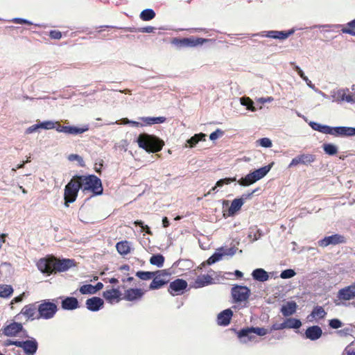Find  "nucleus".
I'll list each match as a JSON object with an SVG mask.
<instances>
[{
	"mask_svg": "<svg viewBox=\"0 0 355 355\" xmlns=\"http://www.w3.org/2000/svg\"><path fill=\"white\" fill-rule=\"evenodd\" d=\"M137 142L139 148L148 153H157L162 149L164 142L159 137L148 133L140 134Z\"/></svg>",
	"mask_w": 355,
	"mask_h": 355,
	"instance_id": "f257e3e1",
	"label": "nucleus"
},
{
	"mask_svg": "<svg viewBox=\"0 0 355 355\" xmlns=\"http://www.w3.org/2000/svg\"><path fill=\"white\" fill-rule=\"evenodd\" d=\"M77 178L80 182L83 191H89L96 196L103 193V189L101 180L95 175H78Z\"/></svg>",
	"mask_w": 355,
	"mask_h": 355,
	"instance_id": "f03ea898",
	"label": "nucleus"
},
{
	"mask_svg": "<svg viewBox=\"0 0 355 355\" xmlns=\"http://www.w3.org/2000/svg\"><path fill=\"white\" fill-rule=\"evenodd\" d=\"M78 175L73 176L67 183L64 188V205L68 207L69 203L73 202L78 196V191L81 188Z\"/></svg>",
	"mask_w": 355,
	"mask_h": 355,
	"instance_id": "7ed1b4c3",
	"label": "nucleus"
},
{
	"mask_svg": "<svg viewBox=\"0 0 355 355\" xmlns=\"http://www.w3.org/2000/svg\"><path fill=\"white\" fill-rule=\"evenodd\" d=\"M58 308L55 304L48 300H44L37 306L38 315L36 318L37 319H51L54 316Z\"/></svg>",
	"mask_w": 355,
	"mask_h": 355,
	"instance_id": "20e7f679",
	"label": "nucleus"
},
{
	"mask_svg": "<svg viewBox=\"0 0 355 355\" xmlns=\"http://www.w3.org/2000/svg\"><path fill=\"white\" fill-rule=\"evenodd\" d=\"M231 294L235 303L246 302L248 300L251 292L246 286L236 284L231 289Z\"/></svg>",
	"mask_w": 355,
	"mask_h": 355,
	"instance_id": "39448f33",
	"label": "nucleus"
},
{
	"mask_svg": "<svg viewBox=\"0 0 355 355\" xmlns=\"http://www.w3.org/2000/svg\"><path fill=\"white\" fill-rule=\"evenodd\" d=\"M316 159V156L313 154H300L295 157L291 162L288 165V168H292L296 166L297 165L301 164L303 165L308 166L311 163L314 162Z\"/></svg>",
	"mask_w": 355,
	"mask_h": 355,
	"instance_id": "423d86ee",
	"label": "nucleus"
},
{
	"mask_svg": "<svg viewBox=\"0 0 355 355\" xmlns=\"http://www.w3.org/2000/svg\"><path fill=\"white\" fill-rule=\"evenodd\" d=\"M346 243V239L344 236L335 234L331 236H325L324 239H320L318 241V245L320 247H327L329 245H338L340 243Z\"/></svg>",
	"mask_w": 355,
	"mask_h": 355,
	"instance_id": "0eeeda50",
	"label": "nucleus"
},
{
	"mask_svg": "<svg viewBox=\"0 0 355 355\" xmlns=\"http://www.w3.org/2000/svg\"><path fill=\"white\" fill-rule=\"evenodd\" d=\"M53 270L56 272H65L76 266V261L71 259H62L53 260Z\"/></svg>",
	"mask_w": 355,
	"mask_h": 355,
	"instance_id": "6e6552de",
	"label": "nucleus"
},
{
	"mask_svg": "<svg viewBox=\"0 0 355 355\" xmlns=\"http://www.w3.org/2000/svg\"><path fill=\"white\" fill-rule=\"evenodd\" d=\"M340 300L349 301L355 298V281L349 286L340 289L337 293Z\"/></svg>",
	"mask_w": 355,
	"mask_h": 355,
	"instance_id": "1a4fd4ad",
	"label": "nucleus"
},
{
	"mask_svg": "<svg viewBox=\"0 0 355 355\" xmlns=\"http://www.w3.org/2000/svg\"><path fill=\"white\" fill-rule=\"evenodd\" d=\"M188 284L186 280L177 279L170 283L168 292L172 295H180L187 288Z\"/></svg>",
	"mask_w": 355,
	"mask_h": 355,
	"instance_id": "9d476101",
	"label": "nucleus"
},
{
	"mask_svg": "<svg viewBox=\"0 0 355 355\" xmlns=\"http://www.w3.org/2000/svg\"><path fill=\"white\" fill-rule=\"evenodd\" d=\"M38 270L43 274L50 275L54 272L53 259L42 258L37 263Z\"/></svg>",
	"mask_w": 355,
	"mask_h": 355,
	"instance_id": "9b49d317",
	"label": "nucleus"
},
{
	"mask_svg": "<svg viewBox=\"0 0 355 355\" xmlns=\"http://www.w3.org/2000/svg\"><path fill=\"white\" fill-rule=\"evenodd\" d=\"M331 135L336 137L355 136V128L346 126L331 127Z\"/></svg>",
	"mask_w": 355,
	"mask_h": 355,
	"instance_id": "f8f14e48",
	"label": "nucleus"
},
{
	"mask_svg": "<svg viewBox=\"0 0 355 355\" xmlns=\"http://www.w3.org/2000/svg\"><path fill=\"white\" fill-rule=\"evenodd\" d=\"M23 329L21 323L13 322L1 329L0 332L7 336H15Z\"/></svg>",
	"mask_w": 355,
	"mask_h": 355,
	"instance_id": "ddd939ff",
	"label": "nucleus"
},
{
	"mask_svg": "<svg viewBox=\"0 0 355 355\" xmlns=\"http://www.w3.org/2000/svg\"><path fill=\"white\" fill-rule=\"evenodd\" d=\"M86 307L91 311H98L101 309L104 305V301L98 297H92L86 300Z\"/></svg>",
	"mask_w": 355,
	"mask_h": 355,
	"instance_id": "4468645a",
	"label": "nucleus"
},
{
	"mask_svg": "<svg viewBox=\"0 0 355 355\" xmlns=\"http://www.w3.org/2000/svg\"><path fill=\"white\" fill-rule=\"evenodd\" d=\"M157 274H159V276H169L170 275L166 270H157L156 272L140 270L136 272V276L142 280H149L153 279Z\"/></svg>",
	"mask_w": 355,
	"mask_h": 355,
	"instance_id": "2eb2a0df",
	"label": "nucleus"
},
{
	"mask_svg": "<svg viewBox=\"0 0 355 355\" xmlns=\"http://www.w3.org/2000/svg\"><path fill=\"white\" fill-rule=\"evenodd\" d=\"M322 334L321 327L317 325L309 327L305 331V338L311 340H316L319 339Z\"/></svg>",
	"mask_w": 355,
	"mask_h": 355,
	"instance_id": "dca6fc26",
	"label": "nucleus"
},
{
	"mask_svg": "<svg viewBox=\"0 0 355 355\" xmlns=\"http://www.w3.org/2000/svg\"><path fill=\"white\" fill-rule=\"evenodd\" d=\"M144 294L141 288H129L125 291L123 299L132 302L141 299Z\"/></svg>",
	"mask_w": 355,
	"mask_h": 355,
	"instance_id": "f3484780",
	"label": "nucleus"
},
{
	"mask_svg": "<svg viewBox=\"0 0 355 355\" xmlns=\"http://www.w3.org/2000/svg\"><path fill=\"white\" fill-rule=\"evenodd\" d=\"M240 341L246 343L248 341H253L256 339V336L253 335L250 327L243 328L236 332Z\"/></svg>",
	"mask_w": 355,
	"mask_h": 355,
	"instance_id": "a211bd4d",
	"label": "nucleus"
},
{
	"mask_svg": "<svg viewBox=\"0 0 355 355\" xmlns=\"http://www.w3.org/2000/svg\"><path fill=\"white\" fill-rule=\"evenodd\" d=\"M233 312L230 309H227L218 313L217 322L219 325L227 326L230 323Z\"/></svg>",
	"mask_w": 355,
	"mask_h": 355,
	"instance_id": "6ab92c4d",
	"label": "nucleus"
},
{
	"mask_svg": "<svg viewBox=\"0 0 355 355\" xmlns=\"http://www.w3.org/2000/svg\"><path fill=\"white\" fill-rule=\"evenodd\" d=\"M38 343L35 338L24 340L23 350L27 355H34L36 353Z\"/></svg>",
	"mask_w": 355,
	"mask_h": 355,
	"instance_id": "aec40b11",
	"label": "nucleus"
},
{
	"mask_svg": "<svg viewBox=\"0 0 355 355\" xmlns=\"http://www.w3.org/2000/svg\"><path fill=\"white\" fill-rule=\"evenodd\" d=\"M273 165V163H271L268 165L264 166L263 167H261L258 169H256L250 173L252 174L251 176H253L254 179L256 180V182L259 181V180L264 178L268 172L270 171L272 166Z\"/></svg>",
	"mask_w": 355,
	"mask_h": 355,
	"instance_id": "412c9836",
	"label": "nucleus"
},
{
	"mask_svg": "<svg viewBox=\"0 0 355 355\" xmlns=\"http://www.w3.org/2000/svg\"><path fill=\"white\" fill-rule=\"evenodd\" d=\"M62 308L64 310H74L79 306L78 300L74 297H67L62 300Z\"/></svg>",
	"mask_w": 355,
	"mask_h": 355,
	"instance_id": "4be33fe9",
	"label": "nucleus"
},
{
	"mask_svg": "<svg viewBox=\"0 0 355 355\" xmlns=\"http://www.w3.org/2000/svg\"><path fill=\"white\" fill-rule=\"evenodd\" d=\"M36 310H37V307L35 304H29L26 305L21 311V313L24 315L28 320H33L35 318V315L36 313Z\"/></svg>",
	"mask_w": 355,
	"mask_h": 355,
	"instance_id": "5701e85b",
	"label": "nucleus"
},
{
	"mask_svg": "<svg viewBox=\"0 0 355 355\" xmlns=\"http://www.w3.org/2000/svg\"><path fill=\"white\" fill-rule=\"evenodd\" d=\"M103 296L110 303H112L114 300H116V302H119L121 296V292L117 288H112L104 291Z\"/></svg>",
	"mask_w": 355,
	"mask_h": 355,
	"instance_id": "b1692460",
	"label": "nucleus"
},
{
	"mask_svg": "<svg viewBox=\"0 0 355 355\" xmlns=\"http://www.w3.org/2000/svg\"><path fill=\"white\" fill-rule=\"evenodd\" d=\"M164 276H159V274H157L154 277L149 286V289L155 290L159 289L168 282V279L161 278Z\"/></svg>",
	"mask_w": 355,
	"mask_h": 355,
	"instance_id": "393cba45",
	"label": "nucleus"
},
{
	"mask_svg": "<svg viewBox=\"0 0 355 355\" xmlns=\"http://www.w3.org/2000/svg\"><path fill=\"white\" fill-rule=\"evenodd\" d=\"M213 278L209 275L198 276L194 282L195 288H202L212 284Z\"/></svg>",
	"mask_w": 355,
	"mask_h": 355,
	"instance_id": "a878e982",
	"label": "nucleus"
},
{
	"mask_svg": "<svg viewBox=\"0 0 355 355\" xmlns=\"http://www.w3.org/2000/svg\"><path fill=\"white\" fill-rule=\"evenodd\" d=\"M297 307V306L295 302L290 301L282 306L281 312L285 317L290 316L296 312Z\"/></svg>",
	"mask_w": 355,
	"mask_h": 355,
	"instance_id": "bb28decb",
	"label": "nucleus"
},
{
	"mask_svg": "<svg viewBox=\"0 0 355 355\" xmlns=\"http://www.w3.org/2000/svg\"><path fill=\"white\" fill-rule=\"evenodd\" d=\"M252 277L254 280L261 282H266L269 279L268 272L263 268L254 269L252 272Z\"/></svg>",
	"mask_w": 355,
	"mask_h": 355,
	"instance_id": "cd10ccee",
	"label": "nucleus"
},
{
	"mask_svg": "<svg viewBox=\"0 0 355 355\" xmlns=\"http://www.w3.org/2000/svg\"><path fill=\"white\" fill-rule=\"evenodd\" d=\"M244 204L243 199L235 198L232 201L231 205L228 209L227 216H233L238 211H239Z\"/></svg>",
	"mask_w": 355,
	"mask_h": 355,
	"instance_id": "c85d7f7f",
	"label": "nucleus"
},
{
	"mask_svg": "<svg viewBox=\"0 0 355 355\" xmlns=\"http://www.w3.org/2000/svg\"><path fill=\"white\" fill-rule=\"evenodd\" d=\"M309 125L311 127V128L314 130H317L320 132L324 133V134H329L331 135V127L327 125H322L317 122L311 121L309 123Z\"/></svg>",
	"mask_w": 355,
	"mask_h": 355,
	"instance_id": "c756f323",
	"label": "nucleus"
},
{
	"mask_svg": "<svg viewBox=\"0 0 355 355\" xmlns=\"http://www.w3.org/2000/svg\"><path fill=\"white\" fill-rule=\"evenodd\" d=\"M117 252L121 255H126L130 252V243L128 241H119L116 245Z\"/></svg>",
	"mask_w": 355,
	"mask_h": 355,
	"instance_id": "7c9ffc66",
	"label": "nucleus"
},
{
	"mask_svg": "<svg viewBox=\"0 0 355 355\" xmlns=\"http://www.w3.org/2000/svg\"><path fill=\"white\" fill-rule=\"evenodd\" d=\"M89 130V125H85L82 128L76 126H67L66 134L77 135L87 132Z\"/></svg>",
	"mask_w": 355,
	"mask_h": 355,
	"instance_id": "2f4dec72",
	"label": "nucleus"
},
{
	"mask_svg": "<svg viewBox=\"0 0 355 355\" xmlns=\"http://www.w3.org/2000/svg\"><path fill=\"white\" fill-rule=\"evenodd\" d=\"M285 329H299L302 326V322L299 319L289 318L284 320Z\"/></svg>",
	"mask_w": 355,
	"mask_h": 355,
	"instance_id": "473e14b6",
	"label": "nucleus"
},
{
	"mask_svg": "<svg viewBox=\"0 0 355 355\" xmlns=\"http://www.w3.org/2000/svg\"><path fill=\"white\" fill-rule=\"evenodd\" d=\"M141 120L144 122L146 125L159 124L165 122L166 118L164 116L158 117H141Z\"/></svg>",
	"mask_w": 355,
	"mask_h": 355,
	"instance_id": "72a5a7b5",
	"label": "nucleus"
},
{
	"mask_svg": "<svg viewBox=\"0 0 355 355\" xmlns=\"http://www.w3.org/2000/svg\"><path fill=\"white\" fill-rule=\"evenodd\" d=\"M263 236V232L257 227H251L249 229L248 236L252 239V241H257Z\"/></svg>",
	"mask_w": 355,
	"mask_h": 355,
	"instance_id": "f704fd0d",
	"label": "nucleus"
},
{
	"mask_svg": "<svg viewBox=\"0 0 355 355\" xmlns=\"http://www.w3.org/2000/svg\"><path fill=\"white\" fill-rule=\"evenodd\" d=\"M164 257L162 254H156L150 257V263L158 268H162L164 263Z\"/></svg>",
	"mask_w": 355,
	"mask_h": 355,
	"instance_id": "c9c22d12",
	"label": "nucleus"
},
{
	"mask_svg": "<svg viewBox=\"0 0 355 355\" xmlns=\"http://www.w3.org/2000/svg\"><path fill=\"white\" fill-rule=\"evenodd\" d=\"M155 15L156 14L153 9L146 8L141 12L139 17L143 21H150L155 18Z\"/></svg>",
	"mask_w": 355,
	"mask_h": 355,
	"instance_id": "e433bc0d",
	"label": "nucleus"
},
{
	"mask_svg": "<svg viewBox=\"0 0 355 355\" xmlns=\"http://www.w3.org/2000/svg\"><path fill=\"white\" fill-rule=\"evenodd\" d=\"M252 174L249 173L245 177L241 178L239 180H238V183L243 187H248L256 182V180L254 179L253 176H251Z\"/></svg>",
	"mask_w": 355,
	"mask_h": 355,
	"instance_id": "4c0bfd02",
	"label": "nucleus"
},
{
	"mask_svg": "<svg viewBox=\"0 0 355 355\" xmlns=\"http://www.w3.org/2000/svg\"><path fill=\"white\" fill-rule=\"evenodd\" d=\"M252 174L249 173L245 177L241 178L239 180H238V183L243 187H248L256 182V180L254 179L253 176H251Z\"/></svg>",
	"mask_w": 355,
	"mask_h": 355,
	"instance_id": "58836bf2",
	"label": "nucleus"
},
{
	"mask_svg": "<svg viewBox=\"0 0 355 355\" xmlns=\"http://www.w3.org/2000/svg\"><path fill=\"white\" fill-rule=\"evenodd\" d=\"M326 315H327V313L322 306H316L313 308L310 315L312 318L318 317V318L322 319V318H324Z\"/></svg>",
	"mask_w": 355,
	"mask_h": 355,
	"instance_id": "ea45409f",
	"label": "nucleus"
},
{
	"mask_svg": "<svg viewBox=\"0 0 355 355\" xmlns=\"http://www.w3.org/2000/svg\"><path fill=\"white\" fill-rule=\"evenodd\" d=\"M322 148L324 153L328 155H335L338 153V147L333 144H324L322 145Z\"/></svg>",
	"mask_w": 355,
	"mask_h": 355,
	"instance_id": "a19ab883",
	"label": "nucleus"
},
{
	"mask_svg": "<svg viewBox=\"0 0 355 355\" xmlns=\"http://www.w3.org/2000/svg\"><path fill=\"white\" fill-rule=\"evenodd\" d=\"M13 293V288L10 285H0V297H8Z\"/></svg>",
	"mask_w": 355,
	"mask_h": 355,
	"instance_id": "79ce46f5",
	"label": "nucleus"
},
{
	"mask_svg": "<svg viewBox=\"0 0 355 355\" xmlns=\"http://www.w3.org/2000/svg\"><path fill=\"white\" fill-rule=\"evenodd\" d=\"M206 135L204 133L196 134L187 140L190 147H193L199 141L205 140Z\"/></svg>",
	"mask_w": 355,
	"mask_h": 355,
	"instance_id": "37998d69",
	"label": "nucleus"
},
{
	"mask_svg": "<svg viewBox=\"0 0 355 355\" xmlns=\"http://www.w3.org/2000/svg\"><path fill=\"white\" fill-rule=\"evenodd\" d=\"M241 104L252 112L255 111L254 102L249 97H241L240 98Z\"/></svg>",
	"mask_w": 355,
	"mask_h": 355,
	"instance_id": "c03bdc74",
	"label": "nucleus"
},
{
	"mask_svg": "<svg viewBox=\"0 0 355 355\" xmlns=\"http://www.w3.org/2000/svg\"><path fill=\"white\" fill-rule=\"evenodd\" d=\"M347 92H348V89H338L336 92H334V94L332 95L333 98H334V101H344L345 97L347 95Z\"/></svg>",
	"mask_w": 355,
	"mask_h": 355,
	"instance_id": "a18cd8bd",
	"label": "nucleus"
},
{
	"mask_svg": "<svg viewBox=\"0 0 355 355\" xmlns=\"http://www.w3.org/2000/svg\"><path fill=\"white\" fill-rule=\"evenodd\" d=\"M186 39L187 40V47H189V46L193 47V46H196L198 44H202L205 42L207 41V40L202 39V38L194 39L193 37H186Z\"/></svg>",
	"mask_w": 355,
	"mask_h": 355,
	"instance_id": "49530a36",
	"label": "nucleus"
},
{
	"mask_svg": "<svg viewBox=\"0 0 355 355\" xmlns=\"http://www.w3.org/2000/svg\"><path fill=\"white\" fill-rule=\"evenodd\" d=\"M223 253H220L218 252H214L207 260V265H211L215 263L216 262L220 261L223 256Z\"/></svg>",
	"mask_w": 355,
	"mask_h": 355,
	"instance_id": "de8ad7c7",
	"label": "nucleus"
},
{
	"mask_svg": "<svg viewBox=\"0 0 355 355\" xmlns=\"http://www.w3.org/2000/svg\"><path fill=\"white\" fill-rule=\"evenodd\" d=\"M237 181L236 177L234 178H225L218 180L216 183L217 187H222L225 184H229L232 182Z\"/></svg>",
	"mask_w": 355,
	"mask_h": 355,
	"instance_id": "09e8293b",
	"label": "nucleus"
},
{
	"mask_svg": "<svg viewBox=\"0 0 355 355\" xmlns=\"http://www.w3.org/2000/svg\"><path fill=\"white\" fill-rule=\"evenodd\" d=\"M56 123L53 121H44L39 123L40 128L44 130H52L55 127Z\"/></svg>",
	"mask_w": 355,
	"mask_h": 355,
	"instance_id": "8fccbe9b",
	"label": "nucleus"
},
{
	"mask_svg": "<svg viewBox=\"0 0 355 355\" xmlns=\"http://www.w3.org/2000/svg\"><path fill=\"white\" fill-rule=\"evenodd\" d=\"M295 33V30L293 28L290 29L287 31H277V39L280 40H284L288 38L289 36L292 35Z\"/></svg>",
	"mask_w": 355,
	"mask_h": 355,
	"instance_id": "3c124183",
	"label": "nucleus"
},
{
	"mask_svg": "<svg viewBox=\"0 0 355 355\" xmlns=\"http://www.w3.org/2000/svg\"><path fill=\"white\" fill-rule=\"evenodd\" d=\"M250 329H252L253 335H254V336L256 334L257 336H265L267 334L270 333L269 330H268L267 329L263 328V327H251Z\"/></svg>",
	"mask_w": 355,
	"mask_h": 355,
	"instance_id": "603ef678",
	"label": "nucleus"
},
{
	"mask_svg": "<svg viewBox=\"0 0 355 355\" xmlns=\"http://www.w3.org/2000/svg\"><path fill=\"white\" fill-rule=\"evenodd\" d=\"M342 355H355V340L345 347Z\"/></svg>",
	"mask_w": 355,
	"mask_h": 355,
	"instance_id": "864d4df0",
	"label": "nucleus"
},
{
	"mask_svg": "<svg viewBox=\"0 0 355 355\" xmlns=\"http://www.w3.org/2000/svg\"><path fill=\"white\" fill-rule=\"evenodd\" d=\"M80 292L83 294H94L95 291H94L93 285L92 284H85L80 288Z\"/></svg>",
	"mask_w": 355,
	"mask_h": 355,
	"instance_id": "5fc2aeb1",
	"label": "nucleus"
},
{
	"mask_svg": "<svg viewBox=\"0 0 355 355\" xmlns=\"http://www.w3.org/2000/svg\"><path fill=\"white\" fill-rule=\"evenodd\" d=\"M295 275L296 272L293 269H286L282 271L280 277L282 279H290L294 277Z\"/></svg>",
	"mask_w": 355,
	"mask_h": 355,
	"instance_id": "6e6d98bb",
	"label": "nucleus"
},
{
	"mask_svg": "<svg viewBox=\"0 0 355 355\" xmlns=\"http://www.w3.org/2000/svg\"><path fill=\"white\" fill-rule=\"evenodd\" d=\"M68 159L71 162L73 161H77L78 162V164L80 166H85V162L82 157L77 154H70L68 156Z\"/></svg>",
	"mask_w": 355,
	"mask_h": 355,
	"instance_id": "4d7b16f0",
	"label": "nucleus"
},
{
	"mask_svg": "<svg viewBox=\"0 0 355 355\" xmlns=\"http://www.w3.org/2000/svg\"><path fill=\"white\" fill-rule=\"evenodd\" d=\"M329 325L332 329H338L342 327L343 322L337 318L331 319L329 321Z\"/></svg>",
	"mask_w": 355,
	"mask_h": 355,
	"instance_id": "13d9d810",
	"label": "nucleus"
},
{
	"mask_svg": "<svg viewBox=\"0 0 355 355\" xmlns=\"http://www.w3.org/2000/svg\"><path fill=\"white\" fill-rule=\"evenodd\" d=\"M258 141L260 146L264 148H270L272 146L271 140L266 137L261 138Z\"/></svg>",
	"mask_w": 355,
	"mask_h": 355,
	"instance_id": "bf43d9fd",
	"label": "nucleus"
},
{
	"mask_svg": "<svg viewBox=\"0 0 355 355\" xmlns=\"http://www.w3.org/2000/svg\"><path fill=\"white\" fill-rule=\"evenodd\" d=\"M224 134V132L221 130L220 129H217L214 132H211L209 135V139L211 141L216 140L219 137L223 136Z\"/></svg>",
	"mask_w": 355,
	"mask_h": 355,
	"instance_id": "052dcab7",
	"label": "nucleus"
},
{
	"mask_svg": "<svg viewBox=\"0 0 355 355\" xmlns=\"http://www.w3.org/2000/svg\"><path fill=\"white\" fill-rule=\"evenodd\" d=\"M187 40L186 38L178 39L175 38L173 41V43L176 44L180 47H187Z\"/></svg>",
	"mask_w": 355,
	"mask_h": 355,
	"instance_id": "680f3d73",
	"label": "nucleus"
},
{
	"mask_svg": "<svg viewBox=\"0 0 355 355\" xmlns=\"http://www.w3.org/2000/svg\"><path fill=\"white\" fill-rule=\"evenodd\" d=\"M155 30H156V28H155L153 26H148L138 28L137 32L150 33H153Z\"/></svg>",
	"mask_w": 355,
	"mask_h": 355,
	"instance_id": "e2e57ef3",
	"label": "nucleus"
},
{
	"mask_svg": "<svg viewBox=\"0 0 355 355\" xmlns=\"http://www.w3.org/2000/svg\"><path fill=\"white\" fill-rule=\"evenodd\" d=\"M12 21H13L14 23H16V24H27V25L33 24V23L31 21H28L26 19L19 18V17L14 18L12 20Z\"/></svg>",
	"mask_w": 355,
	"mask_h": 355,
	"instance_id": "0e129e2a",
	"label": "nucleus"
},
{
	"mask_svg": "<svg viewBox=\"0 0 355 355\" xmlns=\"http://www.w3.org/2000/svg\"><path fill=\"white\" fill-rule=\"evenodd\" d=\"M304 81L311 89L323 96L325 95L322 92L320 91L317 87H315V86L313 84H312L311 81L308 78V77L304 80Z\"/></svg>",
	"mask_w": 355,
	"mask_h": 355,
	"instance_id": "69168bd1",
	"label": "nucleus"
},
{
	"mask_svg": "<svg viewBox=\"0 0 355 355\" xmlns=\"http://www.w3.org/2000/svg\"><path fill=\"white\" fill-rule=\"evenodd\" d=\"M49 36L52 39L59 40L62 37V33L59 31L53 30L50 31Z\"/></svg>",
	"mask_w": 355,
	"mask_h": 355,
	"instance_id": "338daca9",
	"label": "nucleus"
},
{
	"mask_svg": "<svg viewBox=\"0 0 355 355\" xmlns=\"http://www.w3.org/2000/svg\"><path fill=\"white\" fill-rule=\"evenodd\" d=\"M352 329L351 327H345L343 329L338 331V334L341 336H347L351 335Z\"/></svg>",
	"mask_w": 355,
	"mask_h": 355,
	"instance_id": "774afa93",
	"label": "nucleus"
}]
</instances>
